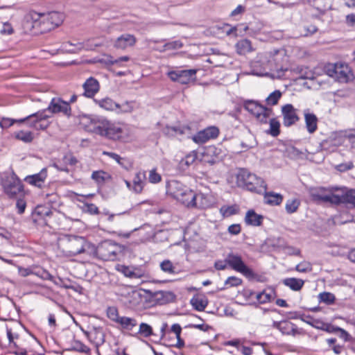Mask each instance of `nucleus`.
<instances>
[{
  "instance_id": "nucleus-20",
  "label": "nucleus",
  "mask_w": 355,
  "mask_h": 355,
  "mask_svg": "<svg viewBox=\"0 0 355 355\" xmlns=\"http://www.w3.org/2000/svg\"><path fill=\"white\" fill-rule=\"evenodd\" d=\"M272 327L277 329L282 334L285 335L295 336L300 333L297 326L288 320H282L279 322L274 321Z\"/></svg>"
},
{
  "instance_id": "nucleus-4",
  "label": "nucleus",
  "mask_w": 355,
  "mask_h": 355,
  "mask_svg": "<svg viewBox=\"0 0 355 355\" xmlns=\"http://www.w3.org/2000/svg\"><path fill=\"white\" fill-rule=\"evenodd\" d=\"M63 20V14L58 12L40 13L32 10L25 17L24 26L28 31L45 33L60 26Z\"/></svg>"
},
{
  "instance_id": "nucleus-49",
  "label": "nucleus",
  "mask_w": 355,
  "mask_h": 355,
  "mask_svg": "<svg viewBox=\"0 0 355 355\" xmlns=\"http://www.w3.org/2000/svg\"><path fill=\"white\" fill-rule=\"evenodd\" d=\"M241 284L242 279L235 276L229 277L225 282V285L227 287H236Z\"/></svg>"
},
{
  "instance_id": "nucleus-55",
  "label": "nucleus",
  "mask_w": 355,
  "mask_h": 355,
  "mask_svg": "<svg viewBox=\"0 0 355 355\" xmlns=\"http://www.w3.org/2000/svg\"><path fill=\"white\" fill-rule=\"evenodd\" d=\"M74 349L77 352L88 353L89 352V348L80 341H77L75 343V346L73 347Z\"/></svg>"
},
{
  "instance_id": "nucleus-19",
  "label": "nucleus",
  "mask_w": 355,
  "mask_h": 355,
  "mask_svg": "<svg viewBox=\"0 0 355 355\" xmlns=\"http://www.w3.org/2000/svg\"><path fill=\"white\" fill-rule=\"evenodd\" d=\"M217 128L211 126L202 130L193 136L192 139L196 144H204L207 141L214 139L218 135Z\"/></svg>"
},
{
  "instance_id": "nucleus-7",
  "label": "nucleus",
  "mask_w": 355,
  "mask_h": 355,
  "mask_svg": "<svg viewBox=\"0 0 355 355\" xmlns=\"http://www.w3.org/2000/svg\"><path fill=\"white\" fill-rule=\"evenodd\" d=\"M236 184L239 187L257 193H262L267 189V185L262 178L245 169L239 171L236 175Z\"/></svg>"
},
{
  "instance_id": "nucleus-22",
  "label": "nucleus",
  "mask_w": 355,
  "mask_h": 355,
  "mask_svg": "<svg viewBox=\"0 0 355 355\" xmlns=\"http://www.w3.org/2000/svg\"><path fill=\"white\" fill-rule=\"evenodd\" d=\"M137 42L136 37L131 34H123L114 43V46L119 49H125L133 46Z\"/></svg>"
},
{
  "instance_id": "nucleus-14",
  "label": "nucleus",
  "mask_w": 355,
  "mask_h": 355,
  "mask_svg": "<svg viewBox=\"0 0 355 355\" xmlns=\"http://www.w3.org/2000/svg\"><path fill=\"white\" fill-rule=\"evenodd\" d=\"M266 56L261 58L259 61L253 63L252 66V73L257 76H270V71L275 70V67L271 60L266 62Z\"/></svg>"
},
{
  "instance_id": "nucleus-5",
  "label": "nucleus",
  "mask_w": 355,
  "mask_h": 355,
  "mask_svg": "<svg viewBox=\"0 0 355 355\" xmlns=\"http://www.w3.org/2000/svg\"><path fill=\"white\" fill-rule=\"evenodd\" d=\"M245 109L250 112L258 121L261 123H267L269 121L270 129L268 132L273 137H277L279 134V122L275 118H270L272 116V110L264 107L255 101H248L245 103Z\"/></svg>"
},
{
  "instance_id": "nucleus-61",
  "label": "nucleus",
  "mask_w": 355,
  "mask_h": 355,
  "mask_svg": "<svg viewBox=\"0 0 355 355\" xmlns=\"http://www.w3.org/2000/svg\"><path fill=\"white\" fill-rule=\"evenodd\" d=\"M228 231L231 234L236 235L241 232V226L239 224L231 225L228 228Z\"/></svg>"
},
{
  "instance_id": "nucleus-43",
  "label": "nucleus",
  "mask_w": 355,
  "mask_h": 355,
  "mask_svg": "<svg viewBox=\"0 0 355 355\" xmlns=\"http://www.w3.org/2000/svg\"><path fill=\"white\" fill-rule=\"evenodd\" d=\"M281 97L282 92L279 90H275L266 98V101L269 105H275L277 104Z\"/></svg>"
},
{
  "instance_id": "nucleus-10",
  "label": "nucleus",
  "mask_w": 355,
  "mask_h": 355,
  "mask_svg": "<svg viewBox=\"0 0 355 355\" xmlns=\"http://www.w3.org/2000/svg\"><path fill=\"white\" fill-rule=\"evenodd\" d=\"M73 247H77L76 249L70 250L69 252L70 255L76 256L79 254L85 253L90 257H98V247L90 243L87 242L84 238H76L72 243Z\"/></svg>"
},
{
  "instance_id": "nucleus-9",
  "label": "nucleus",
  "mask_w": 355,
  "mask_h": 355,
  "mask_svg": "<svg viewBox=\"0 0 355 355\" xmlns=\"http://www.w3.org/2000/svg\"><path fill=\"white\" fill-rule=\"evenodd\" d=\"M326 71L331 77L340 83H347L353 78L352 71L346 63L338 62L335 64H329Z\"/></svg>"
},
{
  "instance_id": "nucleus-52",
  "label": "nucleus",
  "mask_w": 355,
  "mask_h": 355,
  "mask_svg": "<svg viewBox=\"0 0 355 355\" xmlns=\"http://www.w3.org/2000/svg\"><path fill=\"white\" fill-rule=\"evenodd\" d=\"M13 33V28L10 24L6 22L2 24L0 29V33L3 35H11Z\"/></svg>"
},
{
  "instance_id": "nucleus-32",
  "label": "nucleus",
  "mask_w": 355,
  "mask_h": 355,
  "mask_svg": "<svg viewBox=\"0 0 355 355\" xmlns=\"http://www.w3.org/2000/svg\"><path fill=\"white\" fill-rule=\"evenodd\" d=\"M189 132V128L187 126H178V127H169L167 126L164 129V133L169 136L173 137L179 135L187 134Z\"/></svg>"
},
{
  "instance_id": "nucleus-11",
  "label": "nucleus",
  "mask_w": 355,
  "mask_h": 355,
  "mask_svg": "<svg viewBox=\"0 0 355 355\" xmlns=\"http://www.w3.org/2000/svg\"><path fill=\"white\" fill-rule=\"evenodd\" d=\"M146 172L140 170L135 173L132 181L124 180L127 189L135 194L142 193L146 184Z\"/></svg>"
},
{
  "instance_id": "nucleus-62",
  "label": "nucleus",
  "mask_w": 355,
  "mask_h": 355,
  "mask_svg": "<svg viewBox=\"0 0 355 355\" xmlns=\"http://www.w3.org/2000/svg\"><path fill=\"white\" fill-rule=\"evenodd\" d=\"M122 272L126 276L129 277H139V276L137 275L135 272L132 271L128 267L122 266Z\"/></svg>"
},
{
  "instance_id": "nucleus-12",
  "label": "nucleus",
  "mask_w": 355,
  "mask_h": 355,
  "mask_svg": "<svg viewBox=\"0 0 355 355\" xmlns=\"http://www.w3.org/2000/svg\"><path fill=\"white\" fill-rule=\"evenodd\" d=\"M228 266L232 270L241 273L246 277H252L253 271L248 268L242 260L241 256L230 253L227 256Z\"/></svg>"
},
{
  "instance_id": "nucleus-2",
  "label": "nucleus",
  "mask_w": 355,
  "mask_h": 355,
  "mask_svg": "<svg viewBox=\"0 0 355 355\" xmlns=\"http://www.w3.org/2000/svg\"><path fill=\"white\" fill-rule=\"evenodd\" d=\"M48 112L51 114L61 113L69 118L71 116V107L69 103L62 98H53L46 109L21 119L20 121H26L29 127L35 130H44L50 124L51 115Z\"/></svg>"
},
{
  "instance_id": "nucleus-13",
  "label": "nucleus",
  "mask_w": 355,
  "mask_h": 355,
  "mask_svg": "<svg viewBox=\"0 0 355 355\" xmlns=\"http://www.w3.org/2000/svg\"><path fill=\"white\" fill-rule=\"evenodd\" d=\"M118 246L116 243L107 241L98 245V258L104 261H114L116 259Z\"/></svg>"
},
{
  "instance_id": "nucleus-41",
  "label": "nucleus",
  "mask_w": 355,
  "mask_h": 355,
  "mask_svg": "<svg viewBox=\"0 0 355 355\" xmlns=\"http://www.w3.org/2000/svg\"><path fill=\"white\" fill-rule=\"evenodd\" d=\"M182 46V43L180 40H175L166 43L161 49H157L160 52H164L167 50L179 49Z\"/></svg>"
},
{
  "instance_id": "nucleus-28",
  "label": "nucleus",
  "mask_w": 355,
  "mask_h": 355,
  "mask_svg": "<svg viewBox=\"0 0 355 355\" xmlns=\"http://www.w3.org/2000/svg\"><path fill=\"white\" fill-rule=\"evenodd\" d=\"M263 216L257 214L254 210L247 211L245 217V221L248 225L252 226H259L261 225Z\"/></svg>"
},
{
  "instance_id": "nucleus-27",
  "label": "nucleus",
  "mask_w": 355,
  "mask_h": 355,
  "mask_svg": "<svg viewBox=\"0 0 355 355\" xmlns=\"http://www.w3.org/2000/svg\"><path fill=\"white\" fill-rule=\"evenodd\" d=\"M347 136L345 133L340 132H334L329 137L327 141L330 143V144L334 147H338L343 145L346 141H347Z\"/></svg>"
},
{
  "instance_id": "nucleus-50",
  "label": "nucleus",
  "mask_w": 355,
  "mask_h": 355,
  "mask_svg": "<svg viewBox=\"0 0 355 355\" xmlns=\"http://www.w3.org/2000/svg\"><path fill=\"white\" fill-rule=\"evenodd\" d=\"M116 163L127 171L130 170L132 167V162L126 157H121L120 156L119 161H117Z\"/></svg>"
},
{
  "instance_id": "nucleus-64",
  "label": "nucleus",
  "mask_w": 355,
  "mask_h": 355,
  "mask_svg": "<svg viewBox=\"0 0 355 355\" xmlns=\"http://www.w3.org/2000/svg\"><path fill=\"white\" fill-rule=\"evenodd\" d=\"M243 355H251L252 354V349L250 347L241 346L239 349Z\"/></svg>"
},
{
  "instance_id": "nucleus-51",
  "label": "nucleus",
  "mask_w": 355,
  "mask_h": 355,
  "mask_svg": "<svg viewBox=\"0 0 355 355\" xmlns=\"http://www.w3.org/2000/svg\"><path fill=\"white\" fill-rule=\"evenodd\" d=\"M220 213L225 217H228L236 213V209L234 206L222 207L220 209Z\"/></svg>"
},
{
  "instance_id": "nucleus-44",
  "label": "nucleus",
  "mask_w": 355,
  "mask_h": 355,
  "mask_svg": "<svg viewBox=\"0 0 355 355\" xmlns=\"http://www.w3.org/2000/svg\"><path fill=\"white\" fill-rule=\"evenodd\" d=\"M15 138L24 142H31L33 137V134L30 131H19L15 134Z\"/></svg>"
},
{
  "instance_id": "nucleus-29",
  "label": "nucleus",
  "mask_w": 355,
  "mask_h": 355,
  "mask_svg": "<svg viewBox=\"0 0 355 355\" xmlns=\"http://www.w3.org/2000/svg\"><path fill=\"white\" fill-rule=\"evenodd\" d=\"M236 52L240 55H245L253 51L251 42L249 40L244 39L239 41L236 44Z\"/></svg>"
},
{
  "instance_id": "nucleus-53",
  "label": "nucleus",
  "mask_w": 355,
  "mask_h": 355,
  "mask_svg": "<svg viewBox=\"0 0 355 355\" xmlns=\"http://www.w3.org/2000/svg\"><path fill=\"white\" fill-rule=\"evenodd\" d=\"M286 153L290 157L293 159L299 157L302 154V153L298 149L293 146H288L286 148Z\"/></svg>"
},
{
  "instance_id": "nucleus-25",
  "label": "nucleus",
  "mask_w": 355,
  "mask_h": 355,
  "mask_svg": "<svg viewBox=\"0 0 355 355\" xmlns=\"http://www.w3.org/2000/svg\"><path fill=\"white\" fill-rule=\"evenodd\" d=\"M94 102L101 108L107 111H112L116 112V107H118V103H115L112 99L108 97L101 99L95 98L94 99Z\"/></svg>"
},
{
  "instance_id": "nucleus-31",
  "label": "nucleus",
  "mask_w": 355,
  "mask_h": 355,
  "mask_svg": "<svg viewBox=\"0 0 355 355\" xmlns=\"http://www.w3.org/2000/svg\"><path fill=\"white\" fill-rule=\"evenodd\" d=\"M283 283L291 290L297 291L302 288L304 282L301 279L292 277L284 279Z\"/></svg>"
},
{
  "instance_id": "nucleus-16",
  "label": "nucleus",
  "mask_w": 355,
  "mask_h": 355,
  "mask_svg": "<svg viewBox=\"0 0 355 355\" xmlns=\"http://www.w3.org/2000/svg\"><path fill=\"white\" fill-rule=\"evenodd\" d=\"M144 291L149 295L150 300L157 304H168L173 302L175 298V294L171 291H159L153 292L150 290H144Z\"/></svg>"
},
{
  "instance_id": "nucleus-33",
  "label": "nucleus",
  "mask_w": 355,
  "mask_h": 355,
  "mask_svg": "<svg viewBox=\"0 0 355 355\" xmlns=\"http://www.w3.org/2000/svg\"><path fill=\"white\" fill-rule=\"evenodd\" d=\"M67 45L73 46H74L73 49H67L68 51L71 53H76L78 51H80L82 49H86V50H92L94 49V46L91 45L89 44V41H87L85 42H77L76 44H73L71 42H67L64 44V48H67Z\"/></svg>"
},
{
  "instance_id": "nucleus-59",
  "label": "nucleus",
  "mask_w": 355,
  "mask_h": 355,
  "mask_svg": "<svg viewBox=\"0 0 355 355\" xmlns=\"http://www.w3.org/2000/svg\"><path fill=\"white\" fill-rule=\"evenodd\" d=\"M16 207L19 214H21L24 212L26 209V202L24 200L19 199L17 201Z\"/></svg>"
},
{
  "instance_id": "nucleus-8",
  "label": "nucleus",
  "mask_w": 355,
  "mask_h": 355,
  "mask_svg": "<svg viewBox=\"0 0 355 355\" xmlns=\"http://www.w3.org/2000/svg\"><path fill=\"white\" fill-rule=\"evenodd\" d=\"M1 185L4 193L10 198L24 195V185L16 174L12 172L3 173L1 178Z\"/></svg>"
},
{
  "instance_id": "nucleus-60",
  "label": "nucleus",
  "mask_w": 355,
  "mask_h": 355,
  "mask_svg": "<svg viewBox=\"0 0 355 355\" xmlns=\"http://www.w3.org/2000/svg\"><path fill=\"white\" fill-rule=\"evenodd\" d=\"M354 166L353 163L349 162L345 164H341L337 166V169L339 171L343 172L352 168Z\"/></svg>"
},
{
  "instance_id": "nucleus-34",
  "label": "nucleus",
  "mask_w": 355,
  "mask_h": 355,
  "mask_svg": "<svg viewBox=\"0 0 355 355\" xmlns=\"http://www.w3.org/2000/svg\"><path fill=\"white\" fill-rule=\"evenodd\" d=\"M92 178L98 184H104L105 182L110 180L111 178V175L107 172H105L104 171H96L92 173Z\"/></svg>"
},
{
  "instance_id": "nucleus-38",
  "label": "nucleus",
  "mask_w": 355,
  "mask_h": 355,
  "mask_svg": "<svg viewBox=\"0 0 355 355\" xmlns=\"http://www.w3.org/2000/svg\"><path fill=\"white\" fill-rule=\"evenodd\" d=\"M192 306L198 311H203L208 304L207 300L203 297H193L191 300Z\"/></svg>"
},
{
  "instance_id": "nucleus-39",
  "label": "nucleus",
  "mask_w": 355,
  "mask_h": 355,
  "mask_svg": "<svg viewBox=\"0 0 355 355\" xmlns=\"http://www.w3.org/2000/svg\"><path fill=\"white\" fill-rule=\"evenodd\" d=\"M130 60V58L128 56H122L120 57L118 59H114L111 55H105V58L103 59V62L107 64L111 65H117L119 67H123V63L125 62H128Z\"/></svg>"
},
{
  "instance_id": "nucleus-63",
  "label": "nucleus",
  "mask_w": 355,
  "mask_h": 355,
  "mask_svg": "<svg viewBox=\"0 0 355 355\" xmlns=\"http://www.w3.org/2000/svg\"><path fill=\"white\" fill-rule=\"evenodd\" d=\"M171 331L175 334L176 338L180 336L182 332V327L179 324H173L171 329Z\"/></svg>"
},
{
  "instance_id": "nucleus-17",
  "label": "nucleus",
  "mask_w": 355,
  "mask_h": 355,
  "mask_svg": "<svg viewBox=\"0 0 355 355\" xmlns=\"http://www.w3.org/2000/svg\"><path fill=\"white\" fill-rule=\"evenodd\" d=\"M281 111L284 126L290 127L297 123L300 119L297 109L291 104L288 103L283 105Z\"/></svg>"
},
{
  "instance_id": "nucleus-36",
  "label": "nucleus",
  "mask_w": 355,
  "mask_h": 355,
  "mask_svg": "<svg viewBox=\"0 0 355 355\" xmlns=\"http://www.w3.org/2000/svg\"><path fill=\"white\" fill-rule=\"evenodd\" d=\"M300 203V200L298 198H293L288 199L285 204V209L286 213L291 214L297 212Z\"/></svg>"
},
{
  "instance_id": "nucleus-54",
  "label": "nucleus",
  "mask_w": 355,
  "mask_h": 355,
  "mask_svg": "<svg viewBox=\"0 0 355 355\" xmlns=\"http://www.w3.org/2000/svg\"><path fill=\"white\" fill-rule=\"evenodd\" d=\"M20 120L21 119L14 121V120H12L11 119H9V118H3L0 121V126L2 128H8L10 126H11L15 121L19 122V123H23L24 122V121H20Z\"/></svg>"
},
{
  "instance_id": "nucleus-47",
  "label": "nucleus",
  "mask_w": 355,
  "mask_h": 355,
  "mask_svg": "<svg viewBox=\"0 0 355 355\" xmlns=\"http://www.w3.org/2000/svg\"><path fill=\"white\" fill-rule=\"evenodd\" d=\"M148 182L151 184H157L162 181V176L155 168L148 171Z\"/></svg>"
},
{
  "instance_id": "nucleus-1",
  "label": "nucleus",
  "mask_w": 355,
  "mask_h": 355,
  "mask_svg": "<svg viewBox=\"0 0 355 355\" xmlns=\"http://www.w3.org/2000/svg\"><path fill=\"white\" fill-rule=\"evenodd\" d=\"M166 193L177 201L189 208L207 209L215 204V198L211 193H195L177 180L167 183Z\"/></svg>"
},
{
  "instance_id": "nucleus-56",
  "label": "nucleus",
  "mask_w": 355,
  "mask_h": 355,
  "mask_svg": "<svg viewBox=\"0 0 355 355\" xmlns=\"http://www.w3.org/2000/svg\"><path fill=\"white\" fill-rule=\"evenodd\" d=\"M227 266V257L225 260H218L214 263L216 269L218 270H225Z\"/></svg>"
},
{
  "instance_id": "nucleus-35",
  "label": "nucleus",
  "mask_w": 355,
  "mask_h": 355,
  "mask_svg": "<svg viewBox=\"0 0 355 355\" xmlns=\"http://www.w3.org/2000/svg\"><path fill=\"white\" fill-rule=\"evenodd\" d=\"M117 324H120L123 329L130 331L137 326V322L133 318L121 316Z\"/></svg>"
},
{
  "instance_id": "nucleus-3",
  "label": "nucleus",
  "mask_w": 355,
  "mask_h": 355,
  "mask_svg": "<svg viewBox=\"0 0 355 355\" xmlns=\"http://www.w3.org/2000/svg\"><path fill=\"white\" fill-rule=\"evenodd\" d=\"M83 120L90 121V131L109 139L126 141L132 135L130 127L124 123L105 119H94L87 116L83 117Z\"/></svg>"
},
{
  "instance_id": "nucleus-58",
  "label": "nucleus",
  "mask_w": 355,
  "mask_h": 355,
  "mask_svg": "<svg viewBox=\"0 0 355 355\" xmlns=\"http://www.w3.org/2000/svg\"><path fill=\"white\" fill-rule=\"evenodd\" d=\"M86 211L89 213L90 214H99L98 208L94 204H86Z\"/></svg>"
},
{
  "instance_id": "nucleus-30",
  "label": "nucleus",
  "mask_w": 355,
  "mask_h": 355,
  "mask_svg": "<svg viewBox=\"0 0 355 355\" xmlns=\"http://www.w3.org/2000/svg\"><path fill=\"white\" fill-rule=\"evenodd\" d=\"M275 297V291L272 289H266L257 295V300L261 304L271 302Z\"/></svg>"
},
{
  "instance_id": "nucleus-21",
  "label": "nucleus",
  "mask_w": 355,
  "mask_h": 355,
  "mask_svg": "<svg viewBox=\"0 0 355 355\" xmlns=\"http://www.w3.org/2000/svg\"><path fill=\"white\" fill-rule=\"evenodd\" d=\"M83 87V95L87 98H92L99 91L100 85L96 79L90 77L84 83Z\"/></svg>"
},
{
  "instance_id": "nucleus-24",
  "label": "nucleus",
  "mask_w": 355,
  "mask_h": 355,
  "mask_svg": "<svg viewBox=\"0 0 355 355\" xmlns=\"http://www.w3.org/2000/svg\"><path fill=\"white\" fill-rule=\"evenodd\" d=\"M304 122L307 132L309 134H313L318 129V119L317 116L309 110L304 111Z\"/></svg>"
},
{
  "instance_id": "nucleus-26",
  "label": "nucleus",
  "mask_w": 355,
  "mask_h": 355,
  "mask_svg": "<svg viewBox=\"0 0 355 355\" xmlns=\"http://www.w3.org/2000/svg\"><path fill=\"white\" fill-rule=\"evenodd\" d=\"M264 192V202L271 206L279 205L283 201L282 195L274 192Z\"/></svg>"
},
{
  "instance_id": "nucleus-23",
  "label": "nucleus",
  "mask_w": 355,
  "mask_h": 355,
  "mask_svg": "<svg viewBox=\"0 0 355 355\" xmlns=\"http://www.w3.org/2000/svg\"><path fill=\"white\" fill-rule=\"evenodd\" d=\"M142 297L140 291L132 290L125 296V303L131 309L139 308Z\"/></svg>"
},
{
  "instance_id": "nucleus-15",
  "label": "nucleus",
  "mask_w": 355,
  "mask_h": 355,
  "mask_svg": "<svg viewBox=\"0 0 355 355\" xmlns=\"http://www.w3.org/2000/svg\"><path fill=\"white\" fill-rule=\"evenodd\" d=\"M196 69L170 71L168 76L173 81H177L181 84H187L196 78Z\"/></svg>"
},
{
  "instance_id": "nucleus-46",
  "label": "nucleus",
  "mask_w": 355,
  "mask_h": 355,
  "mask_svg": "<svg viewBox=\"0 0 355 355\" xmlns=\"http://www.w3.org/2000/svg\"><path fill=\"white\" fill-rule=\"evenodd\" d=\"M320 302H324L327 304H331L335 301V296L334 294L328 292L320 293L318 295Z\"/></svg>"
},
{
  "instance_id": "nucleus-6",
  "label": "nucleus",
  "mask_w": 355,
  "mask_h": 355,
  "mask_svg": "<svg viewBox=\"0 0 355 355\" xmlns=\"http://www.w3.org/2000/svg\"><path fill=\"white\" fill-rule=\"evenodd\" d=\"M313 196L318 199L333 204L349 202L355 206V190L347 191L345 188L321 187L316 191Z\"/></svg>"
},
{
  "instance_id": "nucleus-48",
  "label": "nucleus",
  "mask_w": 355,
  "mask_h": 355,
  "mask_svg": "<svg viewBox=\"0 0 355 355\" xmlns=\"http://www.w3.org/2000/svg\"><path fill=\"white\" fill-rule=\"evenodd\" d=\"M296 271L299 272H307L312 270L311 263L309 261H302L295 266Z\"/></svg>"
},
{
  "instance_id": "nucleus-57",
  "label": "nucleus",
  "mask_w": 355,
  "mask_h": 355,
  "mask_svg": "<svg viewBox=\"0 0 355 355\" xmlns=\"http://www.w3.org/2000/svg\"><path fill=\"white\" fill-rule=\"evenodd\" d=\"M245 10V8L242 5H239L234 10L230 13V17H235L237 15H242Z\"/></svg>"
},
{
  "instance_id": "nucleus-18",
  "label": "nucleus",
  "mask_w": 355,
  "mask_h": 355,
  "mask_svg": "<svg viewBox=\"0 0 355 355\" xmlns=\"http://www.w3.org/2000/svg\"><path fill=\"white\" fill-rule=\"evenodd\" d=\"M48 177L46 168H43L39 173L27 175L24 180L32 187L42 188Z\"/></svg>"
},
{
  "instance_id": "nucleus-45",
  "label": "nucleus",
  "mask_w": 355,
  "mask_h": 355,
  "mask_svg": "<svg viewBox=\"0 0 355 355\" xmlns=\"http://www.w3.org/2000/svg\"><path fill=\"white\" fill-rule=\"evenodd\" d=\"M138 334L148 338L153 334V329L149 324L142 322L139 325Z\"/></svg>"
},
{
  "instance_id": "nucleus-40",
  "label": "nucleus",
  "mask_w": 355,
  "mask_h": 355,
  "mask_svg": "<svg viewBox=\"0 0 355 355\" xmlns=\"http://www.w3.org/2000/svg\"><path fill=\"white\" fill-rule=\"evenodd\" d=\"M161 270L168 275H174L175 273V267L169 260H164L160 263Z\"/></svg>"
},
{
  "instance_id": "nucleus-42",
  "label": "nucleus",
  "mask_w": 355,
  "mask_h": 355,
  "mask_svg": "<svg viewBox=\"0 0 355 355\" xmlns=\"http://www.w3.org/2000/svg\"><path fill=\"white\" fill-rule=\"evenodd\" d=\"M107 317L112 321L117 323L119 320L120 316L119 315L118 309L116 306H109L106 311Z\"/></svg>"
},
{
  "instance_id": "nucleus-37",
  "label": "nucleus",
  "mask_w": 355,
  "mask_h": 355,
  "mask_svg": "<svg viewBox=\"0 0 355 355\" xmlns=\"http://www.w3.org/2000/svg\"><path fill=\"white\" fill-rule=\"evenodd\" d=\"M136 103L134 101H125L121 104H118L116 113H130L136 108Z\"/></svg>"
}]
</instances>
